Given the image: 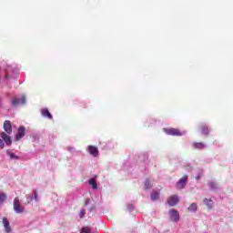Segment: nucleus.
<instances>
[{
    "mask_svg": "<svg viewBox=\"0 0 233 233\" xmlns=\"http://www.w3.org/2000/svg\"><path fill=\"white\" fill-rule=\"evenodd\" d=\"M3 225L6 233L12 232V228L10 227V221H8V218H6V217L3 218Z\"/></svg>",
    "mask_w": 233,
    "mask_h": 233,
    "instance_id": "10",
    "label": "nucleus"
},
{
    "mask_svg": "<svg viewBox=\"0 0 233 233\" xmlns=\"http://www.w3.org/2000/svg\"><path fill=\"white\" fill-rule=\"evenodd\" d=\"M179 203V197L177 195H172L167 198V205L169 207H176Z\"/></svg>",
    "mask_w": 233,
    "mask_h": 233,
    "instance_id": "4",
    "label": "nucleus"
},
{
    "mask_svg": "<svg viewBox=\"0 0 233 233\" xmlns=\"http://www.w3.org/2000/svg\"><path fill=\"white\" fill-rule=\"evenodd\" d=\"M97 177H93L89 179V185H92L93 188L97 189V180H96Z\"/></svg>",
    "mask_w": 233,
    "mask_h": 233,
    "instance_id": "13",
    "label": "nucleus"
},
{
    "mask_svg": "<svg viewBox=\"0 0 233 233\" xmlns=\"http://www.w3.org/2000/svg\"><path fill=\"white\" fill-rule=\"evenodd\" d=\"M4 201H6V194L0 193V203H4Z\"/></svg>",
    "mask_w": 233,
    "mask_h": 233,
    "instance_id": "23",
    "label": "nucleus"
},
{
    "mask_svg": "<svg viewBox=\"0 0 233 233\" xmlns=\"http://www.w3.org/2000/svg\"><path fill=\"white\" fill-rule=\"evenodd\" d=\"M200 132L204 136H208V134H210V129H208V127H207V125H201L200 126Z\"/></svg>",
    "mask_w": 233,
    "mask_h": 233,
    "instance_id": "12",
    "label": "nucleus"
},
{
    "mask_svg": "<svg viewBox=\"0 0 233 233\" xmlns=\"http://www.w3.org/2000/svg\"><path fill=\"white\" fill-rule=\"evenodd\" d=\"M208 187L211 188V190H217L218 188V183L216 182H208Z\"/></svg>",
    "mask_w": 233,
    "mask_h": 233,
    "instance_id": "20",
    "label": "nucleus"
},
{
    "mask_svg": "<svg viewBox=\"0 0 233 233\" xmlns=\"http://www.w3.org/2000/svg\"><path fill=\"white\" fill-rule=\"evenodd\" d=\"M0 136L2 139L5 141V145H12V138L10 137V136H8V133L6 134L5 132H2Z\"/></svg>",
    "mask_w": 233,
    "mask_h": 233,
    "instance_id": "9",
    "label": "nucleus"
},
{
    "mask_svg": "<svg viewBox=\"0 0 233 233\" xmlns=\"http://www.w3.org/2000/svg\"><path fill=\"white\" fill-rule=\"evenodd\" d=\"M25 134H26V128L25 127L21 126L18 127L17 133L15 135V140L19 141L25 137Z\"/></svg>",
    "mask_w": 233,
    "mask_h": 233,
    "instance_id": "5",
    "label": "nucleus"
},
{
    "mask_svg": "<svg viewBox=\"0 0 233 233\" xmlns=\"http://www.w3.org/2000/svg\"><path fill=\"white\" fill-rule=\"evenodd\" d=\"M80 233H92V230L88 227H84V228H82Z\"/></svg>",
    "mask_w": 233,
    "mask_h": 233,
    "instance_id": "22",
    "label": "nucleus"
},
{
    "mask_svg": "<svg viewBox=\"0 0 233 233\" xmlns=\"http://www.w3.org/2000/svg\"><path fill=\"white\" fill-rule=\"evenodd\" d=\"M164 132H166L167 136H177V137L183 136V133H181V131L177 128H169V129L165 128Z\"/></svg>",
    "mask_w": 233,
    "mask_h": 233,
    "instance_id": "2",
    "label": "nucleus"
},
{
    "mask_svg": "<svg viewBox=\"0 0 233 233\" xmlns=\"http://www.w3.org/2000/svg\"><path fill=\"white\" fill-rule=\"evenodd\" d=\"M194 148H197L198 150H203L205 148V144L203 142H195L193 144Z\"/></svg>",
    "mask_w": 233,
    "mask_h": 233,
    "instance_id": "14",
    "label": "nucleus"
},
{
    "mask_svg": "<svg viewBox=\"0 0 233 233\" xmlns=\"http://www.w3.org/2000/svg\"><path fill=\"white\" fill-rule=\"evenodd\" d=\"M151 199L152 201H157V199H159V192H157V191L151 192Z\"/></svg>",
    "mask_w": 233,
    "mask_h": 233,
    "instance_id": "17",
    "label": "nucleus"
},
{
    "mask_svg": "<svg viewBox=\"0 0 233 233\" xmlns=\"http://www.w3.org/2000/svg\"><path fill=\"white\" fill-rule=\"evenodd\" d=\"M33 199H34V196H32V195H26L25 205H30V202L33 201Z\"/></svg>",
    "mask_w": 233,
    "mask_h": 233,
    "instance_id": "21",
    "label": "nucleus"
},
{
    "mask_svg": "<svg viewBox=\"0 0 233 233\" xmlns=\"http://www.w3.org/2000/svg\"><path fill=\"white\" fill-rule=\"evenodd\" d=\"M170 219L174 222H177L179 220V212L176 209L169 210Z\"/></svg>",
    "mask_w": 233,
    "mask_h": 233,
    "instance_id": "6",
    "label": "nucleus"
},
{
    "mask_svg": "<svg viewBox=\"0 0 233 233\" xmlns=\"http://www.w3.org/2000/svg\"><path fill=\"white\" fill-rule=\"evenodd\" d=\"M4 130L8 135L12 134L13 128H12V122H10V120H5L4 122Z\"/></svg>",
    "mask_w": 233,
    "mask_h": 233,
    "instance_id": "7",
    "label": "nucleus"
},
{
    "mask_svg": "<svg viewBox=\"0 0 233 233\" xmlns=\"http://www.w3.org/2000/svg\"><path fill=\"white\" fill-rule=\"evenodd\" d=\"M86 214V210L81 209V210H80V213H79V218H80L81 219H83V218H85Z\"/></svg>",
    "mask_w": 233,
    "mask_h": 233,
    "instance_id": "24",
    "label": "nucleus"
},
{
    "mask_svg": "<svg viewBox=\"0 0 233 233\" xmlns=\"http://www.w3.org/2000/svg\"><path fill=\"white\" fill-rule=\"evenodd\" d=\"M41 114H42L43 117H47V119L54 118V116H52V114L50 113V111L47 108H43L41 110Z\"/></svg>",
    "mask_w": 233,
    "mask_h": 233,
    "instance_id": "11",
    "label": "nucleus"
},
{
    "mask_svg": "<svg viewBox=\"0 0 233 233\" xmlns=\"http://www.w3.org/2000/svg\"><path fill=\"white\" fill-rule=\"evenodd\" d=\"M199 179H201V174H198V175L197 176V177H196V180H197V181H199Z\"/></svg>",
    "mask_w": 233,
    "mask_h": 233,
    "instance_id": "28",
    "label": "nucleus"
},
{
    "mask_svg": "<svg viewBox=\"0 0 233 233\" xmlns=\"http://www.w3.org/2000/svg\"><path fill=\"white\" fill-rule=\"evenodd\" d=\"M204 203L207 205V207H208V208H212L214 207V202L211 200V198H205Z\"/></svg>",
    "mask_w": 233,
    "mask_h": 233,
    "instance_id": "16",
    "label": "nucleus"
},
{
    "mask_svg": "<svg viewBox=\"0 0 233 233\" xmlns=\"http://www.w3.org/2000/svg\"><path fill=\"white\" fill-rule=\"evenodd\" d=\"M7 156H9L10 159H21L19 156H16L14 154V152L7 150L6 151Z\"/></svg>",
    "mask_w": 233,
    "mask_h": 233,
    "instance_id": "15",
    "label": "nucleus"
},
{
    "mask_svg": "<svg viewBox=\"0 0 233 233\" xmlns=\"http://www.w3.org/2000/svg\"><path fill=\"white\" fill-rule=\"evenodd\" d=\"M0 148H5V142L0 138Z\"/></svg>",
    "mask_w": 233,
    "mask_h": 233,
    "instance_id": "27",
    "label": "nucleus"
},
{
    "mask_svg": "<svg viewBox=\"0 0 233 233\" xmlns=\"http://www.w3.org/2000/svg\"><path fill=\"white\" fill-rule=\"evenodd\" d=\"M13 208L16 214H23L25 212V207L21 205V201L17 197L13 201Z\"/></svg>",
    "mask_w": 233,
    "mask_h": 233,
    "instance_id": "1",
    "label": "nucleus"
},
{
    "mask_svg": "<svg viewBox=\"0 0 233 233\" xmlns=\"http://www.w3.org/2000/svg\"><path fill=\"white\" fill-rule=\"evenodd\" d=\"M20 101L22 105H26V97L25 96H22Z\"/></svg>",
    "mask_w": 233,
    "mask_h": 233,
    "instance_id": "26",
    "label": "nucleus"
},
{
    "mask_svg": "<svg viewBox=\"0 0 233 233\" xmlns=\"http://www.w3.org/2000/svg\"><path fill=\"white\" fill-rule=\"evenodd\" d=\"M188 181V176L185 175L182 178H180L177 183V188L178 190H182V188H185V186L187 185V182Z\"/></svg>",
    "mask_w": 233,
    "mask_h": 233,
    "instance_id": "3",
    "label": "nucleus"
},
{
    "mask_svg": "<svg viewBox=\"0 0 233 233\" xmlns=\"http://www.w3.org/2000/svg\"><path fill=\"white\" fill-rule=\"evenodd\" d=\"M187 210L189 212H196L198 210V204L192 203L188 208Z\"/></svg>",
    "mask_w": 233,
    "mask_h": 233,
    "instance_id": "18",
    "label": "nucleus"
},
{
    "mask_svg": "<svg viewBox=\"0 0 233 233\" xmlns=\"http://www.w3.org/2000/svg\"><path fill=\"white\" fill-rule=\"evenodd\" d=\"M87 150L93 157H97V156H99V149L94 146H89Z\"/></svg>",
    "mask_w": 233,
    "mask_h": 233,
    "instance_id": "8",
    "label": "nucleus"
},
{
    "mask_svg": "<svg viewBox=\"0 0 233 233\" xmlns=\"http://www.w3.org/2000/svg\"><path fill=\"white\" fill-rule=\"evenodd\" d=\"M13 106H17L19 105V98H14L12 101Z\"/></svg>",
    "mask_w": 233,
    "mask_h": 233,
    "instance_id": "25",
    "label": "nucleus"
},
{
    "mask_svg": "<svg viewBox=\"0 0 233 233\" xmlns=\"http://www.w3.org/2000/svg\"><path fill=\"white\" fill-rule=\"evenodd\" d=\"M146 190H149V188L152 187V184L150 183V179H146L145 185H144Z\"/></svg>",
    "mask_w": 233,
    "mask_h": 233,
    "instance_id": "19",
    "label": "nucleus"
}]
</instances>
